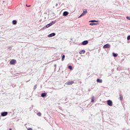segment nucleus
<instances>
[{"instance_id": "1", "label": "nucleus", "mask_w": 130, "mask_h": 130, "mask_svg": "<svg viewBox=\"0 0 130 130\" xmlns=\"http://www.w3.org/2000/svg\"><path fill=\"white\" fill-rule=\"evenodd\" d=\"M87 13H88V11H87V9H84L83 13L81 14V15L79 17V18H80L83 16H85V15H86V14Z\"/></svg>"}, {"instance_id": "2", "label": "nucleus", "mask_w": 130, "mask_h": 130, "mask_svg": "<svg viewBox=\"0 0 130 130\" xmlns=\"http://www.w3.org/2000/svg\"><path fill=\"white\" fill-rule=\"evenodd\" d=\"M16 63V60L13 59L12 60H10V64L14 65Z\"/></svg>"}, {"instance_id": "3", "label": "nucleus", "mask_w": 130, "mask_h": 130, "mask_svg": "<svg viewBox=\"0 0 130 130\" xmlns=\"http://www.w3.org/2000/svg\"><path fill=\"white\" fill-rule=\"evenodd\" d=\"M107 104H108V105H109L110 106H112L113 105V103H112V101L108 100L107 101Z\"/></svg>"}, {"instance_id": "4", "label": "nucleus", "mask_w": 130, "mask_h": 130, "mask_svg": "<svg viewBox=\"0 0 130 130\" xmlns=\"http://www.w3.org/2000/svg\"><path fill=\"white\" fill-rule=\"evenodd\" d=\"M55 36V33L54 32H53V33H51L50 34H49L48 36V38H51V37H54Z\"/></svg>"}, {"instance_id": "5", "label": "nucleus", "mask_w": 130, "mask_h": 130, "mask_svg": "<svg viewBox=\"0 0 130 130\" xmlns=\"http://www.w3.org/2000/svg\"><path fill=\"white\" fill-rule=\"evenodd\" d=\"M88 43V41H84L83 42H82L81 44L82 45H87Z\"/></svg>"}, {"instance_id": "6", "label": "nucleus", "mask_w": 130, "mask_h": 130, "mask_svg": "<svg viewBox=\"0 0 130 130\" xmlns=\"http://www.w3.org/2000/svg\"><path fill=\"white\" fill-rule=\"evenodd\" d=\"M54 22L53 21H52L50 23L47 24L46 27V28H48L50 26H51L52 25H53L54 24Z\"/></svg>"}, {"instance_id": "7", "label": "nucleus", "mask_w": 130, "mask_h": 130, "mask_svg": "<svg viewBox=\"0 0 130 130\" xmlns=\"http://www.w3.org/2000/svg\"><path fill=\"white\" fill-rule=\"evenodd\" d=\"M74 83V82L73 81H69V82H67L66 84L68 85H72Z\"/></svg>"}, {"instance_id": "8", "label": "nucleus", "mask_w": 130, "mask_h": 130, "mask_svg": "<svg viewBox=\"0 0 130 130\" xmlns=\"http://www.w3.org/2000/svg\"><path fill=\"white\" fill-rule=\"evenodd\" d=\"M104 48H110V45L109 44H107L106 45H105L104 46Z\"/></svg>"}, {"instance_id": "9", "label": "nucleus", "mask_w": 130, "mask_h": 130, "mask_svg": "<svg viewBox=\"0 0 130 130\" xmlns=\"http://www.w3.org/2000/svg\"><path fill=\"white\" fill-rule=\"evenodd\" d=\"M8 115V112H3L1 114V115L3 116V117H5L6 116H7Z\"/></svg>"}, {"instance_id": "10", "label": "nucleus", "mask_w": 130, "mask_h": 130, "mask_svg": "<svg viewBox=\"0 0 130 130\" xmlns=\"http://www.w3.org/2000/svg\"><path fill=\"white\" fill-rule=\"evenodd\" d=\"M46 95H47V93L45 92L42 93V94H41V96H42V98H45L46 97Z\"/></svg>"}, {"instance_id": "11", "label": "nucleus", "mask_w": 130, "mask_h": 130, "mask_svg": "<svg viewBox=\"0 0 130 130\" xmlns=\"http://www.w3.org/2000/svg\"><path fill=\"white\" fill-rule=\"evenodd\" d=\"M69 15V12L67 11H65L63 13V16H68Z\"/></svg>"}, {"instance_id": "12", "label": "nucleus", "mask_w": 130, "mask_h": 130, "mask_svg": "<svg viewBox=\"0 0 130 130\" xmlns=\"http://www.w3.org/2000/svg\"><path fill=\"white\" fill-rule=\"evenodd\" d=\"M96 82L98 83H102L103 82V80L102 79H98L96 80Z\"/></svg>"}, {"instance_id": "13", "label": "nucleus", "mask_w": 130, "mask_h": 130, "mask_svg": "<svg viewBox=\"0 0 130 130\" xmlns=\"http://www.w3.org/2000/svg\"><path fill=\"white\" fill-rule=\"evenodd\" d=\"M85 52H86L85 50H81L80 51L79 53L81 54H84Z\"/></svg>"}, {"instance_id": "14", "label": "nucleus", "mask_w": 130, "mask_h": 130, "mask_svg": "<svg viewBox=\"0 0 130 130\" xmlns=\"http://www.w3.org/2000/svg\"><path fill=\"white\" fill-rule=\"evenodd\" d=\"M94 96H92V97L91 98V103H94Z\"/></svg>"}, {"instance_id": "15", "label": "nucleus", "mask_w": 130, "mask_h": 130, "mask_svg": "<svg viewBox=\"0 0 130 130\" xmlns=\"http://www.w3.org/2000/svg\"><path fill=\"white\" fill-rule=\"evenodd\" d=\"M17 22L16 20H13V24L16 25L17 24Z\"/></svg>"}, {"instance_id": "16", "label": "nucleus", "mask_w": 130, "mask_h": 130, "mask_svg": "<svg viewBox=\"0 0 130 130\" xmlns=\"http://www.w3.org/2000/svg\"><path fill=\"white\" fill-rule=\"evenodd\" d=\"M119 97H120V101H122L123 100V96L121 94L119 95Z\"/></svg>"}, {"instance_id": "17", "label": "nucleus", "mask_w": 130, "mask_h": 130, "mask_svg": "<svg viewBox=\"0 0 130 130\" xmlns=\"http://www.w3.org/2000/svg\"><path fill=\"white\" fill-rule=\"evenodd\" d=\"M118 55V54H115L114 53H113V56L114 57H117Z\"/></svg>"}, {"instance_id": "18", "label": "nucleus", "mask_w": 130, "mask_h": 130, "mask_svg": "<svg viewBox=\"0 0 130 130\" xmlns=\"http://www.w3.org/2000/svg\"><path fill=\"white\" fill-rule=\"evenodd\" d=\"M64 58H65V55H62V57L61 58V60L62 61H63L64 60Z\"/></svg>"}, {"instance_id": "19", "label": "nucleus", "mask_w": 130, "mask_h": 130, "mask_svg": "<svg viewBox=\"0 0 130 130\" xmlns=\"http://www.w3.org/2000/svg\"><path fill=\"white\" fill-rule=\"evenodd\" d=\"M68 69L70 70H72V66H69L68 67Z\"/></svg>"}, {"instance_id": "20", "label": "nucleus", "mask_w": 130, "mask_h": 130, "mask_svg": "<svg viewBox=\"0 0 130 130\" xmlns=\"http://www.w3.org/2000/svg\"><path fill=\"white\" fill-rule=\"evenodd\" d=\"M98 22V21H95V20H91L89 21V22Z\"/></svg>"}, {"instance_id": "21", "label": "nucleus", "mask_w": 130, "mask_h": 130, "mask_svg": "<svg viewBox=\"0 0 130 130\" xmlns=\"http://www.w3.org/2000/svg\"><path fill=\"white\" fill-rule=\"evenodd\" d=\"M41 115H42V114H41L40 112H39L38 113H37V115H38V116H41Z\"/></svg>"}, {"instance_id": "22", "label": "nucleus", "mask_w": 130, "mask_h": 130, "mask_svg": "<svg viewBox=\"0 0 130 130\" xmlns=\"http://www.w3.org/2000/svg\"><path fill=\"white\" fill-rule=\"evenodd\" d=\"M37 88V85H35L34 87V89H36Z\"/></svg>"}, {"instance_id": "23", "label": "nucleus", "mask_w": 130, "mask_h": 130, "mask_svg": "<svg viewBox=\"0 0 130 130\" xmlns=\"http://www.w3.org/2000/svg\"><path fill=\"white\" fill-rule=\"evenodd\" d=\"M127 40H130V36H128L127 37Z\"/></svg>"}, {"instance_id": "24", "label": "nucleus", "mask_w": 130, "mask_h": 130, "mask_svg": "<svg viewBox=\"0 0 130 130\" xmlns=\"http://www.w3.org/2000/svg\"><path fill=\"white\" fill-rule=\"evenodd\" d=\"M97 24L95 23H90V25L93 26V25H96Z\"/></svg>"}, {"instance_id": "25", "label": "nucleus", "mask_w": 130, "mask_h": 130, "mask_svg": "<svg viewBox=\"0 0 130 130\" xmlns=\"http://www.w3.org/2000/svg\"><path fill=\"white\" fill-rule=\"evenodd\" d=\"M126 18L127 19L130 20V17H129V16H126Z\"/></svg>"}, {"instance_id": "26", "label": "nucleus", "mask_w": 130, "mask_h": 130, "mask_svg": "<svg viewBox=\"0 0 130 130\" xmlns=\"http://www.w3.org/2000/svg\"><path fill=\"white\" fill-rule=\"evenodd\" d=\"M27 130H33V129L31 127H28V128H27Z\"/></svg>"}, {"instance_id": "27", "label": "nucleus", "mask_w": 130, "mask_h": 130, "mask_svg": "<svg viewBox=\"0 0 130 130\" xmlns=\"http://www.w3.org/2000/svg\"><path fill=\"white\" fill-rule=\"evenodd\" d=\"M31 7V5L27 6V7Z\"/></svg>"}, {"instance_id": "28", "label": "nucleus", "mask_w": 130, "mask_h": 130, "mask_svg": "<svg viewBox=\"0 0 130 130\" xmlns=\"http://www.w3.org/2000/svg\"><path fill=\"white\" fill-rule=\"evenodd\" d=\"M26 6V7H28L29 6L28 5H27Z\"/></svg>"}, {"instance_id": "29", "label": "nucleus", "mask_w": 130, "mask_h": 130, "mask_svg": "<svg viewBox=\"0 0 130 130\" xmlns=\"http://www.w3.org/2000/svg\"><path fill=\"white\" fill-rule=\"evenodd\" d=\"M9 130H12V128H10Z\"/></svg>"}, {"instance_id": "30", "label": "nucleus", "mask_w": 130, "mask_h": 130, "mask_svg": "<svg viewBox=\"0 0 130 130\" xmlns=\"http://www.w3.org/2000/svg\"><path fill=\"white\" fill-rule=\"evenodd\" d=\"M57 5H58V4H56V6H57Z\"/></svg>"}, {"instance_id": "31", "label": "nucleus", "mask_w": 130, "mask_h": 130, "mask_svg": "<svg viewBox=\"0 0 130 130\" xmlns=\"http://www.w3.org/2000/svg\"><path fill=\"white\" fill-rule=\"evenodd\" d=\"M57 5H58V4H56V6H57Z\"/></svg>"}]
</instances>
